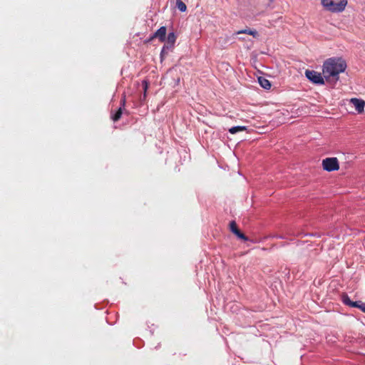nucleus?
I'll use <instances>...</instances> for the list:
<instances>
[{"mask_svg":"<svg viewBox=\"0 0 365 365\" xmlns=\"http://www.w3.org/2000/svg\"><path fill=\"white\" fill-rule=\"evenodd\" d=\"M166 31L167 29L165 26L160 27L148 40V42L151 41L153 39L155 38H158L160 42H164L166 40Z\"/></svg>","mask_w":365,"mask_h":365,"instance_id":"423d86ee","label":"nucleus"},{"mask_svg":"<svg viewBox=\"0 0 365 365\" xmlns=\"http://www.w3.org/2000/svg\"><path fill=\"white\" fill-rule=\"evenodd\" d=\"M341 301L342 302L350 307H354L359 309L361 312L365 313V302H363L361 301H352L349 298V297L347 295V294L344 293L341 295Z\"/></svg>","mask_w":365,"mask_h":365,"instance_id":"20e7f679","label":"nucleus"},{"mask_svg":"<svg viewBox=\"0 0 365 365\" xmlns=\"http://www.w3.org/2000/svg\"><path fill=\"white\" fill-rule=\"evenodd\" d=\"M274 237L278 238V239H284V237L282 235H275Z\"/></svg>","mask_w":365,"mask_h":365,"instance_id":"a211bd4d","label":"nucleus"},{"mask_svg":"<svg viewBox=\"0 0 365 365\" xmlns=\"http://www.w3.org/2000/svg\"><path fill=\"white\" fill-rule=\"evenodd\" d=\"M324 9L333 13H340L344 11L347 0H321Z\"/></svg>","mask_w":365,"mask_h":365,"instance_id":"f03ea898","label":"nucleus"},{"mask_svg":"<svg viewBox=\"0 0 365 365\" xmlns=\"http://www.w3.org/2000/svg\"><path fill=\"white\" fill-rule=\"evenodd\" d=\"M258 83L260 86L266 90H269L271 88L272 84L269 80L265 78L264 77L259 76L258 77Z\"/></svg>","mask_w":365,"mask_h":365,"instance_id":"1a4fd4ad","label":"nucleus"},{"mask_svg":"<svg viewBox=\"0 0 365 365\" xmlns=\"http://www.w3.org/2000/svg\"><path fill=\"white\" fill-rule=\"evenodd\" d=\"M125 103H126L125 96L124 95L122 97V98L120 99V107L119 108H121V109L124 110L125 113H127L125 109Z\"/></svg>","mask_w":365,"mask_h":365,"instance_id":"f3484780","label":"nucleus"},{"mask_svg":"<svg viewBox=\"0 0 365 365\" xmlns=\"http://www.w3.org/2000/svg\"><path fill=\"white\" fill-rule=\"evenodd\" d=\"M346 68L345 61L341 58H331L327 59L323 65L324 78L328 80L332 77L335 81L339 80V74L343 73Z\"/></svg>","mask_w":365,"mask_h":365,"instance_id":"f257e3e1","label":"nucleus"},{"mask_svg":"<svg viewBox=\"0 0 365 365\" xmlns=\"http://www.w3.org/2000/svg\"><path fill=\"white\" fill-rule=\"evenodd\" d=\"M124 110L121 109V108H118V109L115 111V113L111 114V118L114 122H117L121 118Z\"/></svg>","mask_w":365,"mask_h":365,"instance_id":"ddd939ff","label":"nucleus"},{"mask_svg":"<svg viewBox=\"0 0 365 365\" xmlns=\"http://www.w3.org/2000/svg\"><path fill=\"white\" fill-rule=\"evenodd\" d=\"M247 130V127L246 126H243V125H237V126H233L232 128H230L229 129V133H231V134H236L239 132H241V131H244V130Z\"/></svg>","mask_w":365,"mask_h":365,"instance_id":"f8f14e48","label":"nucleus"},{"mask_svg":"<svg viewBox=\"0 0 365 365\" xmlns=\"http://www.w3.org/2000/svg\"><path fill=\"white\" fill-rule=\"evenodd\" d=\"M176 6L181 12H185L187 10L185 4L181 0L176 1Z\"/></svg>","mask_w":365,"mask_h":365,"instance_id":"2eb2a0df","label":"nucleus"},{"mask_svg":"<svg viewBox=\"0 0 365 365\" xmlns=\"http://www.w3.org/2000/svg\"><path fill=\"white\" fill-rule=\"evenodd\" d=\"M230 231L235 235L239 239L246 242L248 241V237L242 232L237 227V225L235 221H231L230 223Z\"/></svg>","mask_w":365,"mask_h":365,"instance_id":"0eeeda50","label":"nucleus"},{"mask_svg":"<svg viewBox=\"0 0 365 365\" xmlns=\"http://www.w3.org/2000/svg\"><path fill=\"white\" fill-rule=\"evenodd\" d=\"M176 39H177V36L175 35V34L174 32H170L168 35V36L166 37V40L167 41V43L168 45L173 46L174 48V44L176 41Z\"/></svg>","mask_w":365,"mask_h":365,"instance_id":"9b49d317","label":"nucleus"},{"mask_svg":"<svg viewBox=\"0 0 365 365\" xmlns=\"http://www.w3.org/2000/svg\"><path fill=\"white\" fill-rule=\"evenodd\" d=\"M148 86H149V83L147 80H143L142 81V86H143V88L144 91V98H145V96H146V92L148 88Z\"/></svg>","mask_w":365,"mask_h":365,"instance_id":"dca6fc26","label":"nucleus"},{"mask_svg":"<svg viewBox=\"0 0 365 365\" xmlns=\"http://www.w3.org/2000/svg\"><path fill=\"white\" fill-rule=\"evenodd\" d=\"M322 166L323 169L328 172L335 171L339 169V165L336 158H327L324 159Z\"/></svg>","mask_w":365,"mask_h":365,"instance_id":"39448f33","label":"nucleus"},{"mask_svg":"<svg viewBox=\"0 0 365 365\" xmlns=\"http://www.w3.org/2000/svg\"><path fill=\"white\" fill-rule=\"evenodd\" d=\"M173 48V47L168 45V43L164 44L160 54L161 61L165 58V56L168 54L169 51H171Z\"/></svg>","mask_w":365,"mask_h":365,"instance_id":"9d476101","label":"nucleus"},{"mask_svg":"<svg viewBox=\"0 0 365 365\" xmlns=\"http://www.w3.org/2000/svg\"><path fill=\"white\" fill-rule=\"evenodd\" d=\"M237 34H247L249 35L252 36L253 37L256 38L258 36V33L256 30H251V29H243L241 31H237Z\"/></svg>","mask_w":365,"mask_h":365,"instance_id":"4468645a","label":"nucleus"},{"mask_svg":"<svg viewBox=\"0 0 365 365\" xmlns=\"http://www.w3.org/2000/svg\"><path fill=\"white\" fill-rule=\"evenodd\" d=\"M350 103L353 104V106L355 108V110L359 113H361L364 111V106H365V101L362 99L353 98L350 100Z\"/></svg>","mask_w":365,"mask_h":365,"instance_id":"6e6552de","label":"nucleus"},{"mask_svg":"<svg viewBox=\"0 0 365 365\" xmlns=\"http://www.w3.org/2000/svg\"><path fill=\"white\" fill-rule=\"evenodd\" d=\"M305 76L307 78L314 84L316 85H324V81L322 74L314 70H306Z\"/></svg>","mask_w":365,"mask_h":365,"instance_id":"7ed1b4c3","label":"nucleus"}]
</instances>
